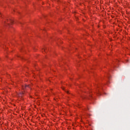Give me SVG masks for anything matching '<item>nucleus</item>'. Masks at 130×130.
<instances>
[{
	"instance_id": "nucleus-1",
	"label": "nucleus",
	"mask_w": 130,
	"mask_h": 130,
	"mask_svg": "<svg viewBox=\"0 0 130 130\" xmlns=\"http://www.w3.org/2000/svg\"><path fill=\"white\" fill-rule=\"evenodd\" d=\"M13 22H14V21L11 19L10 20V21L7 19L6 21L4 22L5 26H6V25H8V26H10V23L13 24Z\"/></svg>"
},
{
	"instance_id": "nucleus-2",
	"label": "nucleus",
	"mask_w": 130,
	"mask_h": 130,
	"mask_svg": "<svg viewBox=\"0 0 130 130\" xmlns=\"http://www.w3.org/2000/svg\"><path fill=\"white\" fill-rule=\"evenodd\" d=\"M27 88H30V85H25L22 86V89L25 90V89H27Z\"/></svg>"
},
{
	"instance_id": "nucleus-3",
	"label": "nucleus",
	"mask_w": 130,
	"mask_h": 130,
	"mask_svg": "<svg viewBox=\"0 0 130 130\" xmlns=\"http://www.w3.org/2000/svg\"><path fill=\"white\" fill-rule=\"evenodd\" d=\"M23 94H24V92H20L19 94H18V96L19 97H21V95H23Z\"/></svg>"
},
{
	"instance_id": "nucleus-4",
	"label": "nucleus",
	"mask_w": 130,
	"mask_h": 130,
	"mask_svg": "<svg viewBox=\"0 0 130 130\" xmlns=\"http://www.w3.org/2000/svg\"><path fill=\"white\" fill-rule=\"evenodd\" d=\"M44 51H45V52H46V51L47 50V49H44Z\"/></svg>"
},
{
	"instance_id": "nucleus-5",
	"label": "nucleus",
	"mask_w": 130,
	"mask_h": 130,
	"mask_svg": "<svg viewBox=\"0 0 130 130\" xmlns=\"http://www.w3.org/2000/svg\"><path fill=\"white\" fill-rule=\"evenodd\" d=\"M62 90H64V87H62Z\"/></svg>"
},
{
	"instance_id": "nucleus-6",
	"label": "nucleus",
	"mask_w": 130,
	"mask_h": 130,
	"mask_svg": "<svg viewBox=\"0 0 130 130\" xmlns=\"http://www.w3.org/2000/svg\"><path fill=\"white\" fill-rule=\"evenodd\" d=\"M66 92H67V93H69V91H67V90H65Z\"/></svg>"
},
{
	"instance_id": "nucleus-7",
	"label": "nucleus",
	"mask_w": 130,
	"mask_h": 130,
	"mask_svg": "<svg viewBox=\"0 0 130 130\" xmlns=\"http://www.w3.org/2000/svg\"><path fill=\"white\" fill-rule=\"evenodd\" d=\"M99 94H100V92H99Z\"/></svg>"
},
{
	"instance_id": "nucleus-8",
	"label": "nucleus",
	"mask_w": 130,
	"mask_h": 130,
	"mask_svg": "<svg viewBox=\"0 0 130 130\" xmlns=\"http://www.w3.org/2000/svg\"><path fill=\"white\" fill-rule=\"evenodd\" d=\"M90 97H91V95H90Z\"/></svg>"
}]
</instances>
